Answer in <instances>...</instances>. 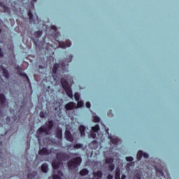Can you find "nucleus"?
Returning a JSON list of instances; mask_svg holds the SVG:
<instances>
[{
    "label": "nucleus",
    "instance_id": "obj_32",
    "mask_svg": "<svg viewBox=\"0 0 179 179\" xmlns=\"http://www.w3.org/2000/svg\"><path fill=\"white\" fill-rule=\"evenodd\" d=\"M94 122H100V117H94Z\"/></svg>",
    "mask_w": 179,
    "mask_h": 179
},
{
    "label": "nucleus",
    "instance_id": "obj_31",
    "mask_svg": "<svg viewBox=\"0 0 179 179\" xmlns=\"http://www.w3.org/2000/svg\"><path fill=\"white\" fill-rule=\"evenodd\" d=\"M40 117L41 118H45V113L43 111L41 112Z\"/></svg>",
    "mask_w": 179,
    "mask_h": 179
},
{
    "label": "nucleus",
    "instance_id": "obj_25",
    "mask_svg": "<svg viewBox=\"0 0 179 179\" xmlns=\"http://www.w3.org/2000/svg\"><path fill=\"white\" fill-rule=\"evenodd\" d=\"M74 98L76 101H79V100H80V95L79 94V93H75Z\"/></svg>",
    "mask_w": 179,
    "mask_h": 179
},
{
    "label": "nucleus",
    "instance_id": "obj_33",
    "mask_svg": "<svg viewBox=\"0 0 179 179\" xmlns=\"http://www.w3.org/2000/svg\"><path fill=\"white\" fill-rule=\"evenodd\" d=\"M134 179H141V174L137 173L134 176Z\"/></svg>",
    "mask_w": 179,
    "mask_h": 179
},
{
    "label": "nucleus",
    "instance_id": "obj_26",
    "mask_svg": "<svg viewBox=\"0 0 179 179\" xmlns=\"http://www.w3.org/2000/svg\"><path fill=\"white\" fill-rule=\"evenodd\" d=\"M42 34H43V31H36V32L34 33V35H35L36 37H38V38L41 37Z\"/></svg>",
    "mask_w": 179,
    "mask_h": 179
},
{
    "label": "nucleus",
    "instance_id": "obj_1",
    "mask_svg": "<svg viewBox=\"0 0 179 179\" xmlns=\"http://www.w3.org/2000/svg\"><path fill=\"white\" fill-rule=\"evenodd\" d=\"M57 159L52 162L53 171V179H62L61 177L64 176L62 171H58L59 167L62 166V161L65 162L68 159V155L65 152L56 153Z\"/></svg>",
    "mask_w": 179,
    "mask_h": 179
},
{
    "label": "nucleus",
    "instance_id": "obj_14",
    "mask_svg": "<svg viewBox=\"0 0 179 179\" xmlns=\"http://www.w3.org/2000/svg\"><path fill=\"white\" fill-rule=\"evenodd\" d=\"M108 138L110 139V141L113 145H118V143H120V139L117 138H111V136H108Z\"/></svg>",
    "mask_w": 179,
    "mask_h": 179
},
{
    "label": "nucleus",
    "instance_id": "obj_45",
    "mask_svg": "<svg viewBox=\"0 0 179 179\" xmlns=\"http://www.w3.org/2000/svg\"><path fill=\"white\" fill-rule=\"evenodd\" d=\"M71 61H72V59H71L69 61V62H71Z\"/></svg>",
    "mask_w": 179,
    "mask_h": 179
},
{
    "label": "nucleus",
    "instance_id": "obj_6",
    "mask_svg": "<svg viewBox=\"0 0 179 179\" xmlns=\"http://www.w3.org/2000/svg\"><path fill=\"white\" fill-rule=\"evenodd\" d=\"M54 152V148L48 150L47 148H43L38 151V155H41L42 156H48V155H51Z\"/></svg>",
    "mask_w": 179,
    "mask_h": 179
},
{
    "label": "nucleus",
    "instance_id": "obj_35",
    "mask_svg": "<svg viewBox=\"0 0 179 179\" xmlns=\"http://www.w3.org/2000/svg\"><path fill=\"white\" fill-rule=\"evenodd\" d=\"M143 156L145 157V159H148V157H149V154L143 152Z\"/></svg>",
    "mask_w": 179,
    "mask_h": 179
},
{
    "label": "nucleus",
    "instance_id": "obj_46",
    "mask_svg": "<svg viewBox=\"0 0 179 179\" xmlns=\"http://www.w3.org/2000/svg\"><path fill=\"white\" fill-rule=\"evenodd\" d=\"M32 1H34V2H36V1H37V0H32Z\"/></svg>",
    "mask_w": 179,
    "mask_h": 179
},
{
    "label": "nucleus",
    "instance_id": "obj_13",
    "mask_svg": "<svg viewBox=\"0 0 179 179\" xmlns=\"http://www.w3.org/2000/svg\"><path fill=\"white\" fill-rule=\"evenodd\" d=\"M115 171L116 172H115V178L121 179V170L120 169V168L117 167Z\"/></svg>",
    "mask_w": 179,
    "mask_h": 179
},
{
    "label": "nucleus",
    "instance_id": "obj_39",
    "mask_svg": "<svg viewBox=\"0 0 179 179\" xmlns=\"http://www.w3.org/2000/svg\"><path fill=\"white\" fill-rule=\"evenodd\" d=\"M51 29H52V30L57 31V27H55V26H54V25H52V26L51 27Z\"/></svg>",
    "mask_w": 179,
    "mask_h": 179
},
{
    "label": "nucleus",
    "instance_id": "obj_7",
    "mask_svg": "<svg viewBox=\"0 0 179 179\" xmlns=\"http://www.w3.org/2000/svg\"><path fill=\"white\" fill-rule=\"evenodd\" d=\"M98 131H100V126H99V124H96L94 127H92L91 137L93 138V139L96 138V134H97Z\"/></svg>",
    "mask_w": 179,
    "mask_h": 179
},
{
    "label": "nucleus",
    "instance_id": "obj_43",
    "mask_svg": "<svg viewBox=\"0 0 179 179\" xmlns=\"http://www.w3.org/2000/svg\"><path fill=\"white\" fill-rule=\"evenodd\" d=\"M106 134H108V135H109V134H108V129H106Z\"/></svg>",
    "mask_w": 179,
    "mask_h": 179
},
{
    "label": "nucleus",
    "instance_id": "obj_38",
    "mask_svg": "<svg viewBox=\"0 0 179 179\" xmlns=\"http://www.w3.org/2000/svg\"><path fill=\"white\" fill-rule=\"evenodd\" d=\"M3 57V52H2V49H0V57Z\"/></svg>",
    "mask_w": 179,
    "mask_h": 179
},
{
    "label": "nucleus",
    "instance_id": "obj_37",
    "mask_svg": "<svg viewBox=\"0 0 179 179\" xmlns=\"http://www.w3.org/2000/svg\"><path fill=\"white\" fill-rule=\"evenodd\" d=\"M86 107H87V108H90V102L86 103Z\"/></svg>",
    "mask_w": 179,
    "mask_h": 179
},
{
    "label": "nucleus",
    "instance_id": "obj_21",
    "mask_svg": "<svg viewBox=\"0 0 179 179\" xmlns=\"http://www.w3.org/2000/svg\"><path fill=\"white\" fill-rule=\"evenodd\" d=\"M80 176H87V174H89V171L86 169H83L80 172Z\"/></svg>",
    "mask_w": 179,
    "mask_h": 179
},
{
    "label": "nucleus",
    "instance_id": "obj_15",
    "mask_svg": "<svg viewBox=\"0 0 179 179\" xmlns=\"http://www.w3.org/2000/svg\"><path fill=\"white\" fill-rule=\"evenodd\" d=\"M86 128L85 127V126H80L79 127V131L80 133L81 136H85V131Z\"/></svg>",
    "mask_w": 179,
    "mask_h": 179
},
{
    "label": "nucleus",
    "instance_id": "obj_3",
    "mask_svg": "<svg viewBox=\"0 0 179 179\" xmlns=\"http://www.w3.org/2000/svg\"><path fill=\"white\" fill-rule=\"evenodd\" d=\"M80 163H82V158L78 157L69 161L67 163V166L69 170H78V167L80 166Z\"/></svg>",
    "mask_w": 179,
    "mask_h": 179
},
{
    "label": "nucleus",
    "instance_id": "obj_9",
    "mask_svg": "<svg viewBox=\"0 0 179 179\" xmlns=\"http://www.w3.org/2000/svg\"><path fill=\"white\" fill-rule=\"evenodd\" d=\"M65 138L69 142L73 141V136H72V134H71V131H69V130H66V131H65Z\"/></svg>",
    "mask_w": 179,
    "mask_h": 179
},
{
    "label": "nucleus",
    "instance_id": "obj_2",
    "mask_svg": "<svg viewBox=\"0 0 179 179\" xmlns=\"http://www.w3.org/2000/svg\"><path fill=\"white\" fill-rule=\"evenodd\" d=\"M52 127H54V122L52 120L47 122L44 125H42L37 131V135L38 136H40L42 134H45V135H50V132L51 129H52Z\"/></svg>",
    "mask_w": 179,
    "mask_h": 179
},
{
    "label": "nucleus",
    "instance_id": "obj_30",
    "mask_svg": "<svg viewBox=\"0 0 179 179\" xmlns=\"http://www.w3.org/2000/svg\"><path fill=\"white\" fill-rule=\"evenodd\" d=\"M67 149H68V150H75V148H73V145H69L67 146Z\"/></svg>",
    "mask_w": 179,
    "mask_h": 179
},
{
    "label": "nucleus",
    "instance_id": "obj_18",
    "mask_svg": "<svg viewBox=\"0 0 179 179\" xmlns=\"http://www.w3.org/2000/svg\"><path fill=\"white\" fill-rule=\"evenodd\" d=\"M56 136L57 138H58L59 139H62V129H58L56 131Z\"/></svg>",
    "mask_w": 179,
    "mask_h": 179
},
{
    "label": "nucleus",
    "instance_id": "obj_11",
    "mask_svg": "<svg viewBox=\"0 0 179 179\" xmlns=\"http://www.w3.org/2000/svg\"><path fill=\"white\" fill-rule=\"evenodd\" d=\"M102 177H103V172H101V171L94 172V179H101Z\"/></svg>",
    "mask_w": 179,
    "mask_h": 179
},
{
    "label": "nucleus",
    "instance_id": "obj_12",
    "mask_svg": "<svg viewBox=\"0 0 179 179\" xmlns=\"http://www.w3.org/2000/svg\"><path fill=\"white\" fill-rule=\"evenodd\" d=\"M6 100L5 95L0 94V107H3V106H5Z\"/></svg>",
    "mask_w": 179,
    "mask_h": 179
},
{
    "label": "nucleus",
    "instance_id": "obj_4",
    "mask_svg": "<svg viewBox=\"0 0 179 179\" xmlns=\"http://www.w3.org/2000/svg\"><path fill=\"white\" fill-rule=\"evenodd\" d=\"M60 82L68 97H70V99H73V94L72 93V89L69 86V83H68V81L65 80V78H62Z\"/></svg>",
    "mask_w": 179,
    "mask_h": 179
},
{
    "label": "nucleus",
    "instance_id": "obj_28",
    "mask_svg": "<svg viewBox=\"0 0 179 179\" xmlns=\"http://www.w3.org/2000/svg\"><path fill=\"white\" fill-rule=\"evenodd\" d=\"M77 107H78V108L83 107V101H78V102L77 103Z\"/></svg>",
    "mask_w": 179,
    "mask_h": 179
},
{
    "label": "nucleus",
    "instance_id": "obj_8",
    "mask_svg": "<svg viewBox=\"0 0 179 179\" xmlns=\"http://www.w3.org/2000/svg\"><path fill=\"white\" fill-rule=\"evenodd\" d=\"M71 43L69 41H66V43L64 42H59V45L60 48H67V47H71Z\"/></svg>",
    "mask_w": 179,
    "mask_h": 179
},
{
    "label": "nucleus",
    "instance_id": "obj_41",
    "mask_svg": "<svg viewBox=\"0 0 179 179\" xmlns=\"http://www.w3.org/2000/svg\"><path fill=\"white\" fill-rule=\"evenodd\" d=\"M127 178V176L125 175H122L121 179H125Z\"/></svg>",
    "mask_w": 179,
    "mask_h": 179
},
{
    "label": "nucleus",
    "instance_id": "obj_10",
    "mask_svg": "<svg viewBox=\"0 0 179 179\" xmlns=\"http://www.w3.org/2000/svg\"><path fill=\"white\" fill-rule=\"evenodd\" d=\"M75 107H76V103H75L74 102H70L65 106V108L66 110H67V111H69V110H73Z\"/></svg>",
    "mask_w": 179,
    "mask_h": 179
},
{
    "label": "nucleus",
    "instance_id": "obj_22",
    "mask_svg": "<svg viewBox=\"0 0 179 179\" xmlns=\"http://www.w3.org/2000/svg\"><path fill=\"white\" fill-rule=\"evenodd\" d=\"M83 148V144L76 143L73 145V149H82Z\"/></svg>",
    "mask_w": 179,
    "mask_h": 179
},
{
    "label": "nucleus",
    "instance_id": "obj_47",
    "mask_svg": "<svg viewBox=\"0 0 179 179\" xmlns=\"http://www.w3.org/2000/svg\"><path fill=\"white\" fill-rule=\"evenodd\" d=\"M0 33H1V30H0Z\"/></svg>",
    "mask_w": 179,
    "mask_h": 179
},
{
    "label": "nucleus",
    "instance_id": "obj_29",
    "mask_svg": "<svg viewBox=\"0 0 179 179\" xmlns=\"http://www.w3.org/2000/svg\"><path fill=\"white\" fill-rule=\"evenodd\" d=\"M114 169H115V166H114V164H110L109 165V170H110V171H114Z\"/></svg>",
    "mask_w": 179,
    "mask_h": 179
},
{
    "label": "nucleus",
    "instance_id": "obj_16",
    "mask_svg": "<svg viewBox=\"0 0 179 179\" xmlns=\"http://www.w3.org/2000/svg\"><path fill=\"white\" fill-rule=\"evenodd\" d=\"M0 6H1V8H3V10L4 12H9V10H10L8 6H5V4L3 2L0 1Z\"/></svg>",
    "mask_w": 179,
    "mask_h": 179
},
{
    "label": "nucleus",
    "instance_id": "obj_24",
    "mask_svg": "<svg viewBox=\"0 0 179 179\" xmlns=\"http://www.w3.org/2000/svg\"><path fill=\"white\" fill-rule=\"evenodd\" d=\"M142 156H143V152L142 151H138L137 154V160H141L142 159Z\"/></svg>",
    "mask_w": 179,
    "mask_h": 179
},
{
    "label": "nucleus",
    "instance_id": "obj_36",
    "mask_svg": "<svg viewBox=\"0 0 179 179\" xmlns=\"http://www.w3.org/2000/svg\"><path fill=\"white\" fill-rule=\"evenodd\" d=\"M158 172L159 173L160 176H162V177H163L164 176V173H163V171L159 170Z\"/></svg>",
    "mask_w": 179,
    "mask_h": 179
},
{
    "label": "nucleus",
    "instance_id": "obj_17",
    "mask_svg": "<svg viewBox=\"0 0 179 179\" xmlns=\"http://www.w3.org/2000/svg\"><path fill=\"white\" fill-rule=\"evenodd\" d=\"M2 70H3V76H4L6 79H9V73L8 72V70L6 69H3V68H2Z\"/></svg>",
    "mask_w": 179,
    "mask_h": 179
},
{
    "label": "nucleus",
    "instance_id": "obj_5",
    "mask_svg": "<svg viewBox=\"0 0 179 179\" xmlns=\"http://www.w3.org/2000/svg\"><path fill=\"white\" fill-rule=\"evenodd\" d=\"M68 69V64H65L64 62H60L59 64H55L53 67V73H57L59 71L66 72Z\"/></svg>",
    "mask_w": 179,
    "mask_h": 179
},
{
    "label": "nucleus",
    "instance_id": "obj_19",
    "mask_svg": "<svg viewBox=\"0 0 179 179\" xmlns=\"http://www.w3.org/2000/svg\"><path fill=\"white\" fill-rule=\"evenodd\" d=\"M41 170L43 173H47L48 171V164H43L41 166Z\"/></svg>",
    "mask_w": 179,
    "mask_h": 179
},
{
    "label": "nucleus",
    "instance_id": "obj_34",
    "mask_svg": "<svg viewBox=\"0 0 179 179\" xmlns=\"http://www.w3.org/2000/svg\"><path fill=\"white\" fill-rule=\"evenodd\" d=\"M126 160L127 162H132V160H134V158L132 157H127Z\"/></svg>",
    "mask_w": 179,
    "mask_h": 179
},
{
    "label": "nucleus",
    "instance_id": "obj_20",
    "mask_svg": "<svg viewBox=\"0 0 179 179\" xmlns=\"http://www.w3.org/2000/svg\"><path fill=\"white\" fill-rule=\"evenodd\" d=\"M36 176H37V172H32V173H28L27 178L29 179H33L34 178V177H36Z\"/></svg>",
    "mask_w": 179,
    "mask_h": 179
},
{
    "label": "nucleus",
    "instance_id": "obj_27",
    "mask_svg": "<svg viewBox=\"0 0 179 179\" xmlns=\"http://www.w3.org/2000/svg\"><path fill=\"white\" fill-rule=\"evenodd\" d=\"M28 16L29 17V20H33V17H34V15H33V13H31V10H29L28 12Z\"/></svg>",
    "mask_w": 179,
    "mask_h": 179
},
{
    "label": "nucleus",
    "instance_id": "obj_23",
    "mask_svg": "<svg viewBox=\"0 0 179 179\" xmlns=\"http://www.w3.org/2000/svg\"><path fill=\"white\" fill-rule=\"evenodd\" d=\"M113 162H114V159H113L111 157L106 158V164H112V163H113Z\"/></svg>",
    "mask_w": 179,
    "mask_h": 179
},
{
    "label": "nucleus",
    "instance_id": "obj_44",
    "mask_svg": "<svg viewBox=\"0 0 179 179\" xmlns=\"http://www.w3.org/2000/svg\"><path fill=\"white\" fill-rule=\"evenodd\" d=\"M17 69H20V67L17 66Z\"/></svg>",
    "mask_w": 179,
    "mask_h": 179
},
{
    "label": "nucleus",
    "instance_id": "obj_42",
    "mask_svg": "<svg viewBox=\"0 0 179 179\" xmlns=\"http://www.w3.org/2000/svg\"><path fill=\"white\" fill-rule=\"evenodd\" d=\"M73 156H79V154L78 153H75V154H73Z\"/></svg>",
    "mask_w": 179,
    "mask_h": 179
},
{
    "label": "nucleus",
    "instance_id": "obj_40",
    "mask_svg": "<svg viewBox=\"0 0 179 179\" xmlns=\"http://www.w3.org/2000/svg\"><path fill=\"white\" fill-rule=\"evenodd\" d=\"M113 176L112 175H108V179H113Z\"/></svg>",
    "mask_w": 179,
    "mask_h": 179
}]
</instances>
